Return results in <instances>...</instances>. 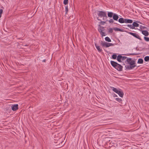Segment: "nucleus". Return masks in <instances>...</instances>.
Segmentation results:
<instances>
[{
  "mask_svg": "<svg viewBox=\"0 0 149 149\" xmlns=\"http://www.w3.org/2000/svg\"><path fill=\"white\" fill-rule=\"evenodd\" d=\"M126 61L128 65L127 64L125 66L126 69L129 70H132L136 66L135 65V61L132 60L131 58H127Z\"/></svg>",
  "mask_w": 149,
  "mask_h": 149,
  "instance_id": "f257e3e1",
  "label": "nucleus"
},
{
  "mask_svg": "<svg viewBox=\"0 0 149 149\" xmlns=\"http://www.w3.org/2000/svg\"><path fill=\"white\" fill-rule=\"evenodd\" d=\"M112 65L118 70L121 71L122 70L123 67L120 65L113 61H111Z\"/></svg>",
  "mask_w": 149,
  "mask_h": 149,
  "instance_id": "f03ea898",
  "label": "nucleus"
},
{
  "mask_svg": "<svg viewBox=\"0 0 149 149\" xmlns=\"http://www.w3.org/2000/svg\"><path fill=\"white\" fill-rule=\"evenodd\" d=\"M111 88L114 92L117 93L120 97H123L124 94L122 91L120 89L118 90L116 88L112 87H111Z\"/></svg>",
  "mask_w": 149,
  "mask_h": 149,
  "instance_id": "7ed1b4c3",
  "label": "nucleus"
},
{
  "mask_svg": "<svg viewBox=\"0 0 149 149\" xmlns=\"http://www.w3.org/2000/svg\"><path fill=\"white\" fill-rule=\"evenodd\" d=\"M100 44L102 47H108L110 46H113V44L112 43H108L105 42H103L102 41H101Z\"/></svg>",
  "mask_w": 149,
  "mask_h": 149,
  "instance_id": "20e7f679",
  "label": "nucleus"
},
{
  "mask_svg": "<svg viewBox=\"0 0 149 149\" xmlns=\"http://www.w3.org/2000/svg\"><path fill=\"white\" fill-rule=\"evenodd\" d=\"M97 15L101 17H107L106 13L103 11H99L97 13Z\"/></svg>",
  "mask_w": 149,
  "mask_h": 149,
  "instance_id": "39448f33",
  "label": "nucleus"
},
{
  "mask_svg": "<svg viewBox=\"0 0 149 149\" xmlns=\"http://www.w3.org/2000/svg\"><path fill=\"white\" fill-rule=\"evenodd\" d=\"M129 33L132 35V36H133L134 37L136 38H138L140 40H141V39L140 37L136 33H134L132 32H129Z\"/></svg>",
  "mask_w": 149,
  "mask_h": 149,
  "instance_id": "423d86ee",
  "label": "nucleus"
},
{
  "mask_svg": "<svg viewBox=\"0 0 149 149\" xmlns=\"http://www.w3.org/2000/svg\"><path fill=\"white\" fill-rule=\"evenodd\" d=\"M11 108L13 111H16L18 109L17 104H13L11 106Z\"/></svg>",
  "mask_w": 149,
  "mask_h": 149,
  "instance_id": "0eeeda50",
  "label": "nucleus"
},
{
  "mask_svg": "<svg viewBox=\"0 0 149 149\" xmlns=\"http://www.w3.org/2000/svg\"><path fill=\"white\" fill-rule=\"evenodd\" d=\"M113 19L114 20L117 21L119 17L118 15H117L116 14L114 13L113 15Z\"/></svg>",
  "mask_w": 149,
  "mask_h": 149,
  "instance_id": "6e6552de",
  "label": "nucleus"
},
{
  "mask_svg": "<svg viewBox=\"0 0 149 149\" xmlns=\"http://www.w3.org/2000/svg\"><path fill=\"white\" fill-rule=\"evenodd\" d=\"M104 28L103 27L99 25V27L98 28V30L100 33L103 32L104 31Z\"/></svg>",
  "mask_w": 149,
  "mask_h": 149,
  "instance_id": "1a4fd4ad",
  "label": "nucleus"
},
{
  "mask_svg": "<svg viewBox=\"0 0 149 149\" xmlns=\"http://www.w3.org/2000/svg\"><path fill=\"white\" fill-rule=\"evenodd\" d=\"M125 23H132L133 22V21L131 19H125Z\"/></svg>",
  "mask_w": 149,
  "mask_h": 149,
  "instance_id": "9d476101",
  "label": "nucleus"
},
{
  "mask_svg": "<svg viewBox=\"0 0 149 149\" xmlns=\"http://www.w3.org/2000/svg\"><path fill=\"white\" fill-rule=\"evenodd\" d=\"M142 33L146 36H147L148 35V32L145 30H143L142 31Z\"/></svg>",
  "mask_w": 149,
  "mask_h": 149,
  "instance_id": "9b49d317",
  "label": "nucleus"
},
{
  "mask_svg": "<svg viewBox=\"0 0 149 149\" xmlns=\"http://www.w3.org/2000/svg\"><path fill=\"white\" fill-rule=\"evenodd\" d=\"M125 19L123 18H120L118 19V22L121 23H123L125 22Z\"/></svg>",
  "mask_w": 149,
  "mask_h": 149,
  "instance_id": "f8f14e48",
  "label": "nucleus"
},
{
  "mask_svg": "<svg viewBox=\"0 0 149 149\" xmlns=\"http://www.w3.org/2000/svg\"><path fill=\"white\" fill-rule=\"evenodd\" d=\"M95 45L96 48L99 52H100L102 51V49L100 48V46L98 45L97 44H95Z\"/></svg>",
  "mask_w": 149,
  "mask_h": 149,
  "instance_id": "ddd939ff",
  "label": "nucleus"
},
{
  "mask_svg": "<svg viewBox=\"0 0 149 149\" xmlns=\"http://www.w3.org/2000/svg\"><path fill=\"white\" fill-rule=\"evenodd\" d=\"M108 16L109 17H113L114 14L111 12H108Z\"/></svg>",
  "mask_w": 149,
  "mask_h": 149,
  "instance_id": "4468645a",
  "label": "nucleus"
},
{
  "mask_svg": "<svg viewBox=\"0 0 149 149\" xmlns=\"http://www.w3.org/2000/svg\"><path fill=\"white\" fill-rule=\"evenodd\" d=\"M133 26H134V29L135 27H138L139 26V24L137 23L134 22L133 24Z\"/></svg>",
  "mask_w": 149,
  "mask_h": 149,
  "instance_id": "2eb2a0df",
  "label": "nucleus"
},
{
  "mask_svg": "<svg viewBox=\"0 0 149 149\" xmlns=\"http://www.w3.org/2000/svg\"><path fill=\"white\" fill-rule=\"evenodd\" d=\"M122 56L121 55H118L117 57V60L119 62H121L122 60Z\"/></svg>",
  "mask_w": 149,
  "mask_h": 149,
  "instance_id": "dca6fc26",
  "label": "nucleus"
},
{
  "mask_svg": "<svg viewBox=\"0 0 149 149\" xmlns=\"http://www.w3.org/2000/svg\"><path fill=\"white\" fill-rule=\"evenodd\" d=\"M143 60L141 58H140V59H139L137 63H138L142 64V63H143Z\"/></svg>",
  "mask_w": 149,
  "mask_h": 149,
  "instance_id": "f3484780",
  "label": "nucleus"
},
{
  "mask_svg": "<svg viewBox=\"0 0 149 149\" xmlns=\"http://www.w3.org/2000/svg\"><path fill=\"white\" fill-rule=\"evenodd\" d=\"M105 39V40L108 42H111V41L110 38L108 37H106Z\"/></svg>",
  "mask_w": 149,
  "mask_h": 149,
  "instance_id": "a211bd4d",
  "label": "nucleus"
},
{
  "mask_svg": "<svg viewBox=\"0 0 149 149\" xmlns=\"http://www.w3.org/2000/svg\"><path fill=\"white\" fill-rule=\"evenodd\" d=\"M127 26L131 29H134V26H133V24H128L127 25Z\"/></svg>",
  "mask_w": 149,
  "mask_h": 149,
  "instance_id": "6ab92c4d",
  "label": "nucleus"
},
{
  "mask_svg": "<svg viewBox=\"0 0 149 149\" xmlns=\"http://www.w3.org/2000/svg\"><path fill=\"white\" fill-rule=\"evenodd\" d=\"M144 60L146 61H149V56H146L144 58Z\"/></svg>",
  "mask_w": 149,
  "mask_h": 149,
  "instance_id": "aec40b11",
  "label": "nucleus"
},
{
  "mask_svg": "<svg viewBox=\"0 0 149 149\" xmlns=\"http://www.w3.org/2000/svg\"><path fill=\"white\" fill-rule=\"evenodd\" d=\"M113 29L116 31H121V30L117 28H114Z\"/></svg>",
  "mask_w": 149,
  "mask_h": 149,
  "instance_id": "412c9836",
  "label": "nucleus"
},
{
  "mask_svg": "<svg viewBox=\"0 0 149 149\" xmlns=\"http://www.w3.org/2000/svg\"><path fill=\"white\" fill-rule=\"evenodd\" d=\"M116 100L117 101H118V102H120L122 101V99L121 98H116Z\"/></svg>",
  "mask_w": 149,
  "mask_h": 149,
  "instance_id": "4be33fe9",
  "label": "nucleus"
},
{
  "mask_svg": "<svg viewBox=\"0 0 149 149\" xmlns=\"http://www.w3.org/2000/svg\"><path fill=\"white\" fill-rule=\"evenodd\" d=\"M68 3V0H64L63 3L65 5H66Z\"/></svg>",
  "mask_w": 149,
  "mask_h": 149,
  "instance_id": "5701e85b",
  "label": "nucleus"
},
{
  "mask_svg": "<svg viewBox=\"0 0 149 149\" xmlns=\"http://www.w3.org/2000/svg\"><path fill=\"white\" fill-rule=\"evenodd\" d=\"M112 58L113 59H116L117 57V55L116 54H113L112 56Z\"/></svg>",
  "mask_w": 149,
  "mask_h": 149,
  "instance_id": "b1692460",
  "label": "nucleus"
},
{
  "mask_svg": "<svg viewBox=\"0 0 149 149\" xmlns=\"http://www.w3.org/2000/svg\"><path fill=\"white\" fill-rule=\"evenodd\" d=\"M144 39L146 41H149V38H148L146 37H144Z\"/></svg>",
  "mask_w": 149,
  "mask_h": 149,
  "instance_id": "393cba45",
  "label": "nucleus"
},
{
  "mask_svg": "<svg viewBox=\"0 0 149 149\" xmlns=\"http://www.w3.org/2000/svg\"><path fill=\"white\" fill-rule=\"evenodd\" d=\"M113 32V29L111 28H109V32L110 33H112Z\"/></svg>",
  "mask_w": 149,
  "mask_h": 149,
  "instance_id": "a878e982",
  "label": "nucleus"
},
{
  "mask_svg": "<svg viewBox=\"0 0 149 149\" xmlns=\"http://www.w3.org/2000/svg\"><path fill=\"white\" fill-rule=\"evenodd\" d=\"M101 35L103 36H105L106 35L105 33L103 31L100 33Z\"/></svg>",
  "mask_w": 149,
  "mask_h": 149,
  "instance_id": "bb28decb",
  "label": "nucleus"
},
{
  "mask_svg": "<svg viewBox=\"0 0 149 149\" xmlns=\"http://www.w3.org/2000/svg\"><path fill=\"white\" fill-rule=\"evenodd\" d=\"M68 6H67L65 8V11L66 12L65 14H67V13L68 12Z\"/></svg>",
  "mask_w": 149,
  "mask_h": 149,
  "instance_id": "cd10ccee",
  "label": "nucleus"
},
{
  "mask_svg": "<svg viewBox=\"0 0 149 149\" xmlns=\"http://www.w3.org/2000/svg\"><path fill=\"white\" fill-rule=\"evenodd\" d=\"M109 22L110 23H112L114 21L112 19H111L109 21Z\"/></svg>",
  "mask_w": 149,
  "mask_h": 149,
  "instance_id": "c85d7f7f",
  "label": "nucleus"
},
{
  "mask_svg": "<svg viewBox=\"0 0 149 149\" xmlns=\"http://www.w3.org/2000/svg\"><path fill=\"white\" fill-rule=\"evenodd\" d=\"M122 60H125V59H126V58H127V57H126V56H122Z\"/></svg>",
  "mask_w": 149,
  "mask_h": 149,
  "instance_id": "c756f323",
  "label": "nucleus"
},
{
  "mask_svg": "<svg viewBox=\"0 0 149 149\" xmlns=\"http://www.w3.org/2000/svg\"><path fill=\"white\" fill-rule=\"evenodd\" d=\"M101 23L102 24H104V23H105V22H103V21H102V22H101Z\"/></svg>",
  "mask_w": 149,
  "mask_h": 149,
  "instance_id": "7c9ffc66",
  "label": "nucleus"
},
{
  "mask_svg": "<svg viewBox=\"0 0 149 149\" xmlns=\"http://www.w3.org/2000/svg\"><path fill=\"white\" fill-rule=\"evenodd\" d=\"M46 61V60L45 59H44V60H43L42 61L43 62H45Z\"/></svg>",
  "mask_w": 149,
  "mask_h": 149,
  "instance_id": "2f4dec72",
  "label": "nucleus"
},
{
  "mask_svg": "<svg viewBox=\"0 0 149 149\" xmlns=\"http://www.w3.org/2000/svg\"><path fill=\"white\" fill-rule=\"evenodd\" d=\"M130 55H134V54H130Z\"/></svg>",
  "mask_w": 149,
  "mask_h": 149,
  "instance_id": "473e14b6",
  "label": "nucleus"
},
{
  "mask_svg": "<svg viewBox=\"0 0 149 149\" xmlns=\"http://www.w3.org/2000/svg\"><path fill=\"white\" fill-rule=\"evenodd\" d=\"M115 97H117V95H116V94H115Z\"/></svg>",
  "mask_w": 149,
  "mask_h": 149,
  "instance_id": "72a5a7b5",
  "label": "nucleus"
},
{
  "mask_svg": "<svg viewBox=\"0 0 149 149\" xmlns=\"http://www.w3.org/2000/svg\"><path fill=\"white\" fill-rule=\"evenodd\" d=\"M97 19L98 20H100V19H98V18H97Z\"/></svg>",
  "mask_w": 149,
  "mask_h": 149,
  "instance_id": "f704fd0d",
  "label": "nucleus"
}]
</instances>
